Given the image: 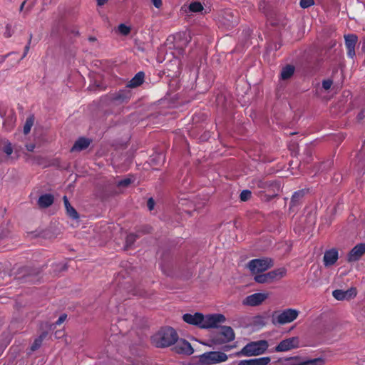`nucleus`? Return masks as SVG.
<instances>
[{"mask_svg": "<svg viewBox=\"0 0 365 365\" xmlns=\"http://www.w3.org/2000/svg\"><path fill=\"white\" fill-rule=\"evenodd\" d=\"M13 153V148L10 143H6L0 153V162H6Z\"/></svg>", "mask_w": 365, "mask_h": 365, "instance_id": "393cba45", "label": "nucleus"}, {"mask_svg": "<svg viewBox=\"0 0 365 365\" xmlns=\"http://www.w3.org/2000/svg\"><path fill=\"white\" fill-rule=\"evenodd\" d=\"M154 6L157 9H160L163 5L162 0H151Z\"/></svg>", "mask_w": 365, "mask_h": 365, "instance_id": "a19ab883", "label": "nucleus"}, {"mask_svg": "<svg viewBox=\"0 0 365 365\" xmlns=\"http://www.w3.org/2000/svg\"><path fill=\"white\" fill-rule=\"evenodd\" d=\"M220 334L224 337L222 342H229L235 339V333L230 327L223 326L221 327Z\"/></svg>", "mask_w": 365, "mask_h": 365, "instance_id": "4be33fe9", "label": "nucleus"}, {"mask_svg": "<svg viewBox=\"0 0 365 365\" xmlns=\"http://www.w3.org/2000/svg\"><path fill=\"white\" fill-rule=\"evenodd\" d=\"M305 192L306 191L304 190H300L293 193L289 204L290 208L299 205L302 202Z\"/></svg>", "mask_w": 365, "mask_h": 365, "instance_id": "aec40b11", "label": "nucleus"}, {"mask_svg": "<svg viewBox=\"0 0 365 365\" xmlns=\"http://www.w3.org/2000/svg\"><path fill=\"white\" fill-rule=\"evenodd\" d=\"M346 299H350L355 297L357 294L356 289L354 287H351L346 291H344Z\"/></svg>", "mask_w": 365, "mask_h": 365, "instance_id": "2f4dec72", "label": "nucleus"}, {"mask_svg": "<svg viewBox=\"0 0 365 365\" xmlns=\"http://www.w3.org/2000/svg\"><path fill=\"white\" fill-rule=\"evenodd\" d=\"M34 116H30V117L27 118L26 123L24 124V133L25 135H27L30 132L31 127L34 125Z\"/></svg>", "mask_w": 365, "mask_h": 365, "instance_id": "c756f323", "label": "nucleus"}, {"mask_svg": "<svg viewBox=\"0 0 365 365\" xmlns=\"http://www.w3.org/2000/svg\"><path fill=\"white\" fill-rule=\"evenodd\" d=\"M314 4V0H300L299 5L303 9L309 8Z\"/></svg>", "mask_w": 365, "mask_h": 365, "instance_id": "c9c22d12", "label": "nucleus"}, {"mask_svg": "<svg viewBox=\"0 0 365 365\" xmlns=\"http://www.w3.org/2000/svg\"><path fill=\"white\" fill-rule=\"evenodd\" d=\"M108 1V0H96L97 5L98 6H102L105 5Z\"/></svg>", "mask_w": 365, "mask_h": 365, "instance_id": "79ce46f5", "label": "nucleus"}, {"mask_svg": "<svg viewBox=\"0 0 365 365\" xmlns=\"http://www.w3.org/2000/svg\"><path fill=\"white\" fill-rule=\"evenodd\" d=\"M25 4H26V1H24V2L21 4V6H20V11H21V10L23 9V8H24V6Z\"/></svg>", "mask_w": 365, "mask_h": 365, "instance_id": "c03bdc74", "label": "nucleus"}, {"mask_svg": "<svg viewBox=\"0 0 365 365\" xmlns=\"http://www.w3.org/2000/svg\"><path fill=\"white\" fill-rule=\"evenodd\" d=\"M47 331H43L33 342L31 346V351H34L39 349L42 344L43 341L47 336Z\"/></svg>", "mask_w": 365, "mask_h": 365, "instance_id": "a878e982", "label": "nucleus"}, {"mask_svg": "<svg viewBox=\"0 0 365 365\" xmlns=\"http://www.w3.org/2000/svg\"><path fill=\"white\" fill-rule=\"evenodd\" d=\"M268 297L267 292L255 293L246 297L243 299L242 304L246 306L257 307L262 304Z\"/></svg>", "mask_w": 365, "mask_h": 365, "instance_id": "6e6552de", "label": "nucleus"}, {"mask_svg": "<svg viewBox=\"0 0 365 365\" xmlns=\"http://www.w3.org/2000/svg\"><path fill=\"white\" fill-rule=\"evenodd\" d=\"M299 312L294 309H286L277 315L273 314V323L285 324L294 321L299 316Z\"/></svg>", "mask_w": 365, "mask_h": 365, "instance_id": "0eeeda50", "label": "nucleus"}, {"mask_svg": "<svg viewBox=\"0 0 365 365\" xmlns=\"http://www.w3.org/2000/svg\"><path fill=\"white\" fill-rule=\"evenodd\" d=\"M286 273L287 269L284 267H280L267 273L256 274L254 279L257 283H271L275 280L282 279L285 276Z\"/></svg>", "mask_w": 365, "mask_h": 365, "instance_id": "20e7f679", "label": "nucleus"}, {"mask_svg": "<svg viewBox=\"0 0 365 365\" xmlns=\"http://www.w3.org/2000/svg\"><path fill=\"white\" fill-rule=\"evenodd\" d=\"M294 72V67L292 65H287L282 70L280 76L282 80H287L291 78Z\"/></svg>", "mask_w": 365, "mask_h": 365, "instance_id": "bb28decb", "label": "nucleus"}, {"mask_svg": "<svg viewBox=\"0 0 365 365\" xmlns=\"http://www.w3.org/2000/svg\"><path fill=\"white\" fill-rule=\"evenodd\" d=\"M271 361L270 357L264 356L251 359L241 360L237 365H267Z\"/></svg>", "mask_w": 365, "mask_h": 365, "instance_id": "f3484780", "label": "nucleus"}, {"mask_svg": "<svg viewBox=\"0 0 365 365\" xmlns=\"http://www.w3.org/2000/svg\"><path fill=\"white\" fill-rule=\"evenodd\" d=\"M251 184V187L255 190H257L259 195L262 193L269 192L268 200L277 195V192L279 190V183L274 180L255 179L252 181Z\"/></svg>", "mask_w": 365, "mask_h": 365, "instance_id": "f03ea898", "label": "nucleus"}, {"mask_svg": "<svg viewBox=\"0 0 365 365\" xmlns=\"http://www.w3.org/2000/svg\"><path fill=\"white\" fill-rule=\"evenodd\" d=\"M34 145H32V146H31L30 148H28V150H29V151H32V150H33V149H34Z\"/></svg>", "mask_w": 365, "mask_h": 365, "instance_id": "49530a36", "label": "nucleus"}, {"mask_svg": "<svg viewBox=\"0 0 365 365\" xmlns=\"http://www.w3.org/2000/svg\"><path fill=\"white\" fill-rule=\"evenodd\" d=\"M252 192L248 190H245L240 193V197L241 201H247L251 197Z\"/></svg>", "mask_w": 365, "mask_h": 365, "instance_id": "f704fd0d", "label": "nucleus"}, {"mask_svg": "<svg viewBox=\"0 0 365 365\" xmlns=\"http://www.w3.org/2000/svg\"><path fill=\"white\" fill-rule=\"evenodd\" d=\"M339 258V253L336 249H331L324 252V264L325 267L333 265Z\"/></svg>", "mask_w": 365, "mask_h": 365, "instance_id": "dca6fc26", "label": "nucleus"}, {"mask_svg": "<svg viewBox=\"0 0 365 365\" xmlns=\"http://www.w3.org/2000/svg\"><path fill=\"white\" fill-rule=\"evenodd\" d=\"M131 97V93L128 89L120 90L118 92L112 94L110 99L112 101L123 103L128 102Z\"/></svg>", "mask_w": 365, "mask_h": 365, "instance_id": "2eb2a0df", "label": "nucleus"}, {"mask_svg": "<svg viewBox=\"0 0 365 365\" xmlns=\"http://www.w3.org/2000/svg\"><path fill=\"white\" fill-rule=\"evenodd\" d=\"M140 235L135 233H130L127 235L125 239V248L128 250L130 247L134 242L136 241L138 238H139Z\"/></svg>", "mask_w": 365, "mask_h": 365, "instance_id": "cd10ccee", "label": "nucleus"}, {"mask_svg": "<svg viewBox=\"0 0 365 365\" xmlns=\"http://www.w3.org/2000/svg\"><path fill=\"white\" fill-rule=\"evenodd\" d=\"M63 202H64V205L66 207L67 215L73 220L78 219L79 215L77 212V211L76 210V209L71 206V205L70 204V202L68 200V197L65 195L63 197Z\"/></svg>", "mask_w": 365, "mask_h": 365, "instance_id": "5701e85b", "label": "nucleus"}, {"mask_svg": "<svg viewBox=\"0 0 365 365\" xmlns=\"http://www.w3.org/2000/svg\"><path fill=\"white\" fill-rule=\"evenodd\" d=\"M176 349L178 353L185 354L187 355H191L194 352V349L191 344L184 339L178 342Z\"/></svg>", "mask_w": 365, "mask_h": 365, "instance_id": "6ab92c4d", "label": "nucleus"}, {"mask_svg": "<svg viewBox=\"0 0 365 365\" xmlns=\"http://www.w3.org/2000/svg\"><path fill=\"white\" fill-rule=\"evenodd\" d=\"M274 265L273 260L271 258L254 259L249 262L248 268L253 274L263 272Z\"/></svg>", "mask_w": 365, "mask_h": 365, "instance_id": "39448f33", "label": "nucleus"}, {"mask_svg": "<svg viewBox=\"0 0 365 365\" xmlns=\"http://www.w3.org/2000/svg\"><path fill=\"white\" fill-rule=\"evenodd\" d=\"M54 197L51 194H44L39 197L38 205L41 208H47L53 203Z\"/></svg>", "mask_w": 365, "mask_h": 365, "instance_id": "412c9836", "label": "nucleus"}, {"mask_svg": "<svg viewBox=\"0 0 365 365\" xmlns=\"http://www.w3.org/2000/svg\"><path fill=\"white\" fill-rule=\"evenodd\" d=\"M189 11L192 13L200 12L204 9L202 4L200 1H192L189 5Z\"/></svg>", "mask_w": 365, "mask_h": 365, "instance_id": "c85d7f7f", "label": "nucleus"}, {"mask_svg": "<svg viewBox=\"0 0 365 365\" xmlns=\"http://www.w3.org/2000/svg\"><path fill=\"white\" fill-rule=\"evenodd\" d=\"M91 140L86 138H79L71 148V152L81 151L86 149L91 144Z\"/></svg>", "mask_w": 365, "mask_h": 365, "instance_id": "a211bd4d", "label": "nucleus"}, {"mask_svg": "<svg viewBox=\"0 0 365 365\" xmlns=\"http://www.w3.org/2000/svg\"><path fill=\"white\" fill-rule=\"evenodd\" d=\"M221 21L227 28H232L237 24V17L230 9H225L222 11Z\"/></svg>", "mask_w": 365, "mask_h": 365, "instance_id": "ddd939ff", "label": "nucleus"}, {"mask_svg": "<svg viewBox=\"0 0 365 365\" xmlns=\"http://www.w3.org/2000/svg\"><path fill=\"white\" fill-rule=\"evenodd\" d=\"M67 318V315L66 314H61L58 319H57V321L56 322V325H60L63 322H65V320Z\"/></svg>", "mask_w": 365, "mask_h": 365, "instance_id": "ea45409f", "label": "nucleus"}, {"mask_svg": "<svg viewBox=\"0 0 365 365\" xmlns=\"http://www.w3.org/2000/svg\"><path fill=\"white\" fill-rule=\"evenodd\" d=\"M365 253V243H360L354 246L347 255V261L349 262L359 260Z\"/></svg>", "mask_w": 365, "mask_h": 365, "instance_id": "4468645a", "label": "nucleus"}, {"mask_svg": "<svg viewBox=\"0 0 365 365\" xmlns=\"http://www.w3.org/2000/svg\"><path fill=\"white\" fill-rule=\"evenodd\" d=\"M89 41H96V38L95 37H90L89 38Z\"/></svg>", "mask_w": 365, "mask_h": 365, "instance_id": "a18cd8bd", "label": "nucleus"}, {"mask_svg": "<svg viewBox=\"0 0 365 365\" xmlns=\"http://www.w3.org/2000/svg\"><path fill=\"white\" fill-rule=\"evenodd\" d=\"M226 321L225 317L222 314H213L205 316L203 324L201 329L216 328L220 323Z\"/></svg>", "mask_w": 365, "mask_h": 365, "instance_id": "1a4fd4ad", "label": "nucleus"}, {"mask_svg": "<svg viewBox=\"0 0 365 365\" xmlns=\"http://www.w3.org/2000/svg\"><path fill=\"white\" fill-rule=\"evenodd\" d=\"M31 38H32V34H30V37H29V43H27V45L24 48V52L22 58H24L27 55V53H28V52L29 51L30 43H31Z\"/></svg>", "mask_w": 365, "mask_h": 365, "instance_id": "4c0bfd02", "label": "nucleus"}, {"mask_svg": "<svg viewBox=\"0 0 365 365\" xmlns=\"http://www.w3.org/2000/svg\"><path fill=\"white\" fill-rule=\"evenodd\" d=\"M344 38L347 50V56L350 58H354L356 56L355 47L358 41V37L356 34H349L344 35Z\"/></svg>", "mask_w": 365, "mask_h": 365, "instance_id": "9b49d317", "label": "nucleus"}, {"mask_svg": "<svg viewBox=\"0 0 365 365\" xmlns=\"http://www.w3.org/2000/svg\"><path fill=\"white\" fill-rule=\"evenodd\" d=\"M268 348V342L266 340L252 341L246 344L237 356H252L262 354Z\"/></svg>", "mask_w": 365, "mask_h": 365, "instance_id": "7ed1b4c3", "label": "nucleus"}, {"mask_svg": "<svg viewBox=\"0 0 365 365\" xmlns=\"http://www.w3.org/2000/svg\"><path fill=\"white\" fill-rule=\"evenodd\" d=\"M133 180L129 178H125L117 182L118 187H127L132 183Z\"/></svg>", "mask_w": 365, "mask_h": 365, "instance_id": "72a5a7b5", "label": "nucleus"}, {"mask_svg": "<svg viewBox=\"0 0 365 365\" xmlns=\"http://www.w3.org/2000/svg\"><path fill=\"white\" fill-rule=\"evenodd\" d=\"M298 347H299V339L297 336H293L281 341L275 347V351L277 352L287 351Z\"/></svg>", "mask_w": 365, "mask_h": 365, "instance_id": "9d476101", "label": "nucleus"}, {"mask_svg": "<svg viewBox=\"0 0 365 365\" xmlns=\"http://www.w3.org/2000/svg\"><path fill=\"white\" fill-rule=\"evenodd\" d=\"M332 295L336 300L341 301L346 299L344 291L341 289L334 290L332 292Z\"/></svg>", "mask_w": 365, "mask_h": 365, "instance_id": "7c9ffc66", "label": "nucleus"}, {"mask_svg": "<svg viewBox=\"0 0 365 365\" xmlns=\"http://www.w3.org/2000/svg\"><path fill=\"white\" fill-rule=\"evenodd\" d=\"M178 340V334L170 327H162L151 337L153 344L158 348L170 346Z\"/></svg>", "mask_w": 365, "mask_h": 365, "instance_id": "f257e3e1", "label": "nucleus"}, {"mask_svg": "<svg viewBox=\"0 0 365 365\" xmlns=\"http://www.w3.org/2000/svg\"><path fill=\"white\" fill-rule=\"evenodd\" d=\"M182 319L189 324L201 328V326L203 324L205 316L199 312H196L194 314L187 313L183 314Z\"/></svg>", "mask_w": 365, "mask_h": 365, "instance_id": "f8f14e48", "label": "nucleus"}, {"mask_svg": "<svg viewBox=\"0 0 365 365\" xmlns=\"http://www.w3.org/2000/svg\"><path fill=\"white\" fill-rule=\"evenodd\" d=\"M145 74L143 72L140 71L137 73L135 76L129 81L128 86L129 88H136L140 86L144 81Z\"/></svg>", "mask_w": 365, "mask_h": 365, "instance_id": "b1692460", "label": "nucleus"}, {"mask_svg": "<svg viewBox=\"0 0 365 365\" xmlns=\"http://www.w3.org/2000/svg\"><path fill=\"white\" fill-rule=\"evenodd\" d=\"M290 359L298 360V359H299V356H294V357H289V358H286L285 359L286 361H288V360H290Z\"/></svg>", "mask_w": 365, "mask_h": 365, "instance_id": "37998d69", "label": "nucleus"}, {"mask_svg": "<svg viewBox=\"0 0 365 365\" xmlns=\"http://www.w3.org/2000/svg\"><path fill=\"white\" fill-rule=\"evenodd\" d=\"M118 31L124 36H127L130 32V28L124 24H120L118 27Z\"/></svg>", "mask_w": 365, "mask_h": 365, "instance_id": "473e14b6", "label": "nucleus"}, {"mask_svg": "<svg viewBox=\"0 0 365 365\" xmlns=\"http://www.w3.org/2000/svg\"><path fill=\"white\" fill-rule=\"evenodd\" d=\"M358 118H359V119H361V118H362V117H361V113H359V114L358 115Z\"/></svg>", "mask_w": 365, "mask_h": 365, "instance_id": "de8ad7c7", "label": "nucleus"}, {"mask_svg": "<svg viewBox=\"0 0 365 365\" xmlns=\"http://www.w3.org/2000/svg\"><path fill=\"white\" fill-rule=\"evenodd\" d=\"M227 359V355L222 351L205 352L200 356V362L206 365L224 362L226 361Z\"/></svg>", "mask_w": 365, "mask_h": 365, "instance_id": "423d86ee", "label": "nucleus"}, {"mask_svg": "<svg viewBox=\"0 0 365 365\" xmlns=\"http://www.w3.org/2000/svg\"><path fill=\"white\" fill-rule=\"evenodd\" d=\"M147 206L150 211H151L154 209L155 201L152 197H150L148 200Z\"/></svg>", "mask_w": 365, "mask_h": 365, "instance_id": "58836bf2", "label": "nucleus"}, {"mask_svg": "<svg viewBox=\"0 0 365 365\" xmlns=\"http://www.w3.org/2000/svg\"><path fill=\"white\" fill-rule=\"evenodd\" d=\"M332 84L333 81L331 79H325L322 81V88L325 91H328L329 89H330Z\"/></svg>", "mask_w": 365, "mask_h": 365, "instance_id": "e433bc0d", "label": "nucleus"}]
</instances>
